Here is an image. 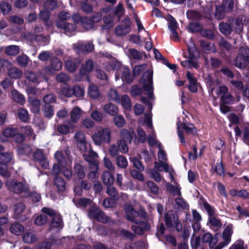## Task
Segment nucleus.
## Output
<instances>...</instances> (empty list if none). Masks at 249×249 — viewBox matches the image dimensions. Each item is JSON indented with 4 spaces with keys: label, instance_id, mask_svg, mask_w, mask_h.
<instances>
[{
    "label": "nucleus",
    "instance_id": "nucleus-1",
    "mask_svg": "<svg viewBox=\"0 0 249 249\" xmlns=\"http://www.w3.org/2000/svg\"><path fill=\"white\" fill-rule=\"evenodd\" d=\"M187 50L189 53L188 59L181 62V65L182 67L187 69L192 68L196 69L198 66V63L197 61L198 52L196 49L192 38L189 39V43H187Z\"/></svg>",
    "mask_w": 249,
    "mask_h": 249
},
{
    "label": "nucleus",
    "instance_id": "nucleus-2",
    "mask_svg": "<svg viewBox=\"0 0 249 249\" xmlns=\"http://www.w3.org/2000/svg\"><path fill=\"white\" fill-rule=\"evenodd\" d=\"M41 211L48 215L53 216L52 221L50 225L49 231L52 232H57L63 227L62 220L60 214L53 210L44 207Z\"/></svg>",
    "mask_w": 249,
    "mask_h": 249
},
{
    "label": "nucleus",
    "instance_id": "nucleus-3",
    "mask_svg": "<svg viewBox=\"0 0 249 249\" xmlns=\"http://www.w3.org/2000/svg\"><path fill=\"white\" fill-rule=\"evenodd\" d=\"M74 139L79 149L85 152L84 154L93 157H98L97 154L90 148V145L87 143L85 135L83 132L81 131L76 132L74 135Z\"/></svg>",
    "mask_w": 249,
    "mask_h": 249
},
{
    "label": "nucleus",
    "instance_id": "nucleus-4",
    "mask_svg": "<svg viewBox=\"0 0 249 249\" xmlns=\"http://www.w3.org/2000/svg\"><path fill=\"white\" fill-rule=\"evenodd\" d=\"M111 135V131L108 127H99L92 138L96 145H101L104 142H110Z\"/></svg>",
    "mask_w": 249,
    "mask_h": 249
},
{
    "label": "nucleus",
    "instance_id": "nucleus-5",
    "mask_svg": "<svg viewBox=\"0 0 249 249\" xmlns=\"http://www.w3.org/2000/svg\"><path fill=\"white\" fill-rule=\"evenodd\" d=\"M151 116L150 113L145 114L144 117H141L139 119V123L140 125H146L151 130L152 134L149 135L148 137V142L149 145L152 146L156 144L158 145L160 142H157L156 140V135L153 132V126L152 124Z\"/></svg>",
    "mask_w": 249,
    "mask_h": 249
},
{
    "label": "nucleus",
    "instance_id": "nucleus-6",
    "mask_svg": "<svg viewBox=\"0 0 249 249\" xmlns=\"http://www.w3.org/2000/svg\"><path fill=\"white\" fill-rule=\"evenodd\" d=\"M249 62V48L241 47L239 50V53L235 59V66L239 69H244Z\"/></svg>",
    "mask_w": 249,
    "mask_h": 249
},
{
    "label": "nucleus",
    "instance_id": "nucleus-7",
    "mask_svg": "<svg viewBox=\"0 0 249 249\" xmlns=\"http://www.w3.org/2000/svg\"><path fill=\"white\" fill-rule=\"evenodd\" d=\"M5 185L9 191L17 194L27 192L28 186L27 184L20 182L15 179L8 180L5 182Z\"/></svg>",
    "mask_w": 249,
    "mask_h": 249
},
{
    "label": "nucleus",
    "instance_id": "nucleus-8",
    "mask_svg": "<svg viewBox=\"0 0 249 249\" xmlns=\"http://www.w3.org/2000/svg\"><path fill=\"white\" fill-rule=\"evenodd\" d=\"M228 89L226 86H221L218 88H213L212 94L215 93L220 97L221 103L223 104H231L233 101L232 96L228 93Z\"/></svg>",
    "mask_w": 249,
    "mask_h": 249
},
{
    "label": "nucleus",
    "instance_id": "nucleus-9",
    "mask_svg": "<svg viewBox=\"0 0 249 249\" xmlns=\"http://www.w3.org/2000/svg\"><path fill=\"white\" fill-rule=\"evenodd\" d=\"M11 154L8 152L0 153V175L4 178H9L10 172L6 169L5 165L12 160Z\"/></svg>",
    "mask_w": 249,
    "mask_h": 249
},
{
    "label": "nucleus",
    "instance_id": "nucleus-10",
    "mask_svg": "<svg viewBox=\"0 0 249 249\" xmlns=\"http://www.w3.org/2000/svg\"><path fill=\"white\" fill-rule=\"evenodd\" d=\"M143 82V87L147 91V95L152 100H154L155 97L153 93L152 86V73L150 71H146L142 76Z\"/></svg>",
    "mask_w": 249,
    "mask_h": 249
},
{
    "label": "nucleus",
    "instance_id": "nucleus-11",
    "mask_svg": "<svg viewBox=\"0 0 249 249\" xmlns=\"http://www.w3.org/2000/svg\"><path fill=\"white\" fill-rule=\"evenodd\" d=\"M177 128L178 130V136L180 139V142L182 143L185 144V140L183 136L182 133L181 132V129H184L186 132L188 134H194L196 133V130L194 126V125L191 123L185 124L182 123L180 120L178 121Z\"/></svg>",
    "mask_w": 249,
    "mask_h": 249
},
{
    "label": "nucleus",
    "instance_id": "nucleus-12",
    "mask_svg": "<svg viewBox=\"0 0 249 249\" xmlns=\"http://www.w3.org/2000/svg\"><path fill=\"white\" fill-rule=\"evenodd\" d=\"M178 215L172 210L169 211L165 214V222L166 226L171 228L174 225L176 226V230L180 231L182 229V226L178 221Z\"/></svg>",
    "mask_w": 249,
    "mask_h": 249
},
{
    "label": "nucleus",
    "instance_id": "nucleus-13",
    "mask_svg": "<svg viewBox=\"0 0 249 249\" xmlns=\"http://www.w3.org/2000/svg\"><path fill=\"white\" fill-rule=\"evenodd\" d=\"M83 157L86 160H87L90 165V168L93 171H91L88 177L89 179L92 180H95L98 177L99 174L98 172V161L93 159L95 157L89 156L88 155L83 154Z\"/></svg>",
    "mask_w": 249,
    "mask_h": 249
},
{
    "label": "nucleus",
    "instance_id": "nucleus-14",
    "mask_svg": "<svg viewBox=\"0 0 249 249\" xmlns=\"http://www.w3.org/2000/svg\"><path fill=\"white\" fill-rule=\"evenodd\" d=\"M122 79V82L125 81L127 83H131L133 80V76L131 75L130 70L125 67H122L117 73H115V80L117 81Z\"/></svg>",
    "mask_w": 249,
    "mask_h": 249
},
{
    "label": "nucleus",
    "instance_id": "nucleus-15",
    "mask_svg": "<svg viewBox=\"0 0 249 249\" xmlns=\"http://www.w3.org/2000/svg\"><path fill=\"white\" fill-rule=\"evenodd\" d=\"M203 206L209 213V221L211 225L217 229L221 228L222 226L221 223L218 219L213 216V215L214 213V209L206 202H204L203 203Z\"/></svg>",
    "mask_w": 249,
    "mask_h": 249
},
{
    "label": "nucleus",
    "instance_id": "nucleus-16",
    "mask_svg": "<svg viewBox=\"0 0 249 249\" xmlns=\"http://www.w3.org/2000/svg\"><path fill=\"white\" fill-rule=\"evenodd\" d=\"M62 67V63L57 57L52 58L51 60V66L45 67L43 71L47 74H53L55 71H60Z\"/></svg>",
    "mask_w": 249,
    "mask_h": 249
},
{
    "label": "nucleus",
    "instance_id": "nucleus-17",
    "mask_svg": "<svg viewBox=\"0 0 249 249\" xmlns=\"http://www.w3.org/2000/svg\"><path fill=\"white\" fill-rule=\"evenodd\" d=\"M127 219L131 222L138 223L139 222V213L134 210L131 205L126 204L124 206Z\"/></svg>",
    "mask_w": 249,
    "mask_h": 249
},
{
    "label": "nucleus",
    "instance_id": "nucleus-18",
    "mask_svg": "<svg viewBox=\"0 0 249 249\" xmlns=\"http://www.w3.org/2000/svg\"><path fill=\"white\" fill-rule=\"evenodd\" d=\"M233 232V226L229 224L226 226L222 233L223 241L224 246H227L231 241V236Z\"/></svg>",
    "mask_w": 249,
    "mask_h": 249
},
{
    "label": "nucleus",
    "instance_id": "nucleus-19",
    "mask_svg": "<svg viewBox=\"0 0 249 249\" xmlns=\"http://www.w3.org/2000/svg\"><path fill=\"white\" fill-rule=\"evenodd\" d=\"M25 75L26 79L35 84H38L41 79H46L45 75L43 74L41 72H38L37 74L32 72H27Z\"/></svg>",
    "mask_w": 249,
    "mask_h": 249
},
{
    "label": "nucleus",
    "instance_id": "nucleus-20",
    "mask_svg": "<svg viewBox=\"0 0 249 249\" xmlns=\"http://www.w3.org/2000/svg\"><path fill=\"white\" fill-rule=\"evenodd\" d=\"M56 25L58 28L63 29L67 35H71L75 32L76 28L75 24L62 21H56Z\"/></svg>",
    "mask_w": 249,
    "mask_h": 249
},
{
    "label": "nucleus",
    "instance_id": "nucleus-21",
    "mask_svg": "<svg viewBox=\"0 0 249 249\" xmlns=\"http://www.w3.org/2000/svg\"><path fill=\"white\" fill-rule=\"evenodd\" d=\"M123 66L121 63L115 59H113L111 62L104 64V68L107 71L111 70L116 71L117 73L120 70Z\"/></svg>",
    "mask_w": 249,
    "mask_h": 249
},
{
    "label": "nucleus",
    "instance_id": "nucleus-22",
    "mask_svg": "<svg viewBox=\"0 0 249 249\" xmlns=\"http://www.w3.org/2000/svg\"><path fill=\"white\" fill-rule=\"evenodd\" d=\"M25 210V205L22 202H19L14 206V216L16 219H19L21 221L25 220L26 218H21V214Z\"/></svg>",
    "mask_w": 249,
    "mask_h": 249
},
{
    "label": "nucleus",
    "instance_id": "nucleus-23",
    "mask_svg": "<svg viewBox=\"0 0 249 249\" xmlns=\"http://www.w3.org/2000/svg\"><path fill=\"white\" fill-rule=\"evenodd\" d=\"M120 134L123 140L129 142H130L132 139L136 136L134 130L132 129H130L129 130L126 129H123L120 130Z\"/></svg>",
    "mask_w": 249,
    "mask_h": 249
},
{
    "label": "nucleus",
    "instance_id": "nucleus-24",
    "mask_svg": "<svg viewBox=\"0 0 249 249\" xmlns=\"http://www.w3.org/2000/svg\"><path fill=\"white\" fill-rule=\"evenodd\" d=\"M74 46L79 53L80 52L83 53H89L93 49V45L91 43H88L86 44L78 43L75 44Z\"/></svg>",
    "mask_w": 249,
    "mask_h": 249
},
{
    "label": "nucleus",
    "instance_id": "nucleus-25",
    "mask_svg": "<svg viewBox=\"0 0 249 249\" xmlns=\"http://www.w3.org/2000/svg\"><path fill=\"white\" fill-rule=\"evenodd\" d=\"M81 60L79 58H75L73 60L69 59L65 62V67L70 72L74 71L79 66Z\"/></svg>",
    "mask_w": 249,
    "mask_h": 249
},
{
    "label": "nucleus",
    "instance_id": "nucleus-26",
    "mask_svg": "<svg viewBox=\"0 0 249 249\" xmlns=\"http://www.w3.org/2000/svg\"><path fill=\"white\" fill-rule=\"evenodd\" d=\"M187 77L189 81L188 87L189 90L192 92H196L197 91V85L196 78L190 71H187Z\"/></svg>",
    "mask_w": 249,
    "mask_h": 249
},
{
    "label": "nucleus",
    "instance_id": "nucleus-27",
    "mask_svg": "<svg viewBox=\"0 0 249 249\" xmlns=\"http://www.w3.org/2000/svg\"><path fill=\"white\" fill-rule=\"evenodd\" d=\"M218 237L217 234L212 237L211 233L209 232L205 233L202 237V241L203 242H209V246L213 248L218 242Z\"/></svg>",
    "mask_w": 249,
    "mask_h": 249
},
{
    "label": "nucleus",
    "instance_id": "nucleus-28",
    "mask_svg": "<svg viewBox=\"0 0 249 249\" xmlns=\"http://www.w3.org/2000/svg\"><path fill=\"white\" fill-rule=\"evenodd\" d=\"M246 18L245 16H242L235 19L232 26L234 27L236 32H240L243 29V25L247 23L248 21H246Z\"/></svg>",
    "mask_w": 249,
    "mask_h": 249
},
{
    "label": "nucleus",
    "instance_id": "nucleus-29",
    "mask_svg": "<svg viewBox=\"0 0 249 249\" xmlns=\"http://www.w3.org/2000/svg\"><path fill=\"white\" fill-rule=\"evenodd\" d=\"M103 110L105 112L111 116L116 115L119 111L118 107L111 103L106 104L104 106Z\"/></svg>",
    "mask_w": 249,
    "mask_h": 249
},
{
    "label": "nucleus",
    "instance_id": "nucleus-30",
    "mask_svg": "<svg viewBox=\"0 0 249 249\" xmlns=\"http://www.w3.org/2000/svg\"><path fill=\"white\" fill-rule=\"evenodd\" d=\"M82 110L80 107H75L70 112L71 121L72 123H76L81 117Z\"/></svg>",
    "mask_w": 249,
    "mask_h": 249
},
{
    "label": "nucleus",
    "instance_id": "nucleus-31",
    "mask_svg": "<svg viewBox=\"0 0 249 249\" xmlns=\"http://www.w3.org/2000/svg\"><path fill=\"white\" fill-rule=\"evenodd\" d=\"M166 187L167 191L173 196H181V187L178 184H177L176 186H174L168 182H166Z\"/></svg>",
    "mask_w": 249,
    "mask_h": 249
},
{
    "label": "nucleus",
    "instance_id": "nucleus-32",
    "mask_svg": "<svg viewBox=\"0 0 249 249\" xmlns=\"http://www.w3.org/2000/svg\"><path fill=\"white\" fill-rule=\"evenodd\" d=\"M29 102L31 106V111L35 113H38L40 110V100L34 98H29Z\"/></svg>",
    "mask_w": 249,
    "mask_h": 249
},
{
    "label": "nucleus",
    "instance_id": "nucleus-33",
    "mask_svg": "<svg viewBox=\"0 0 249 249\" xmlns=\"http://www.w3.org/2000/svg\"><path fill=\"white\" fill-rule=\"evenodd\" d=\"M114 177L110 172L105 171L103 172L102 180L105 185H112L114 182Z\"/></svg>",
    "mask_w": 249,
    "mask_h": 249
},
{
    "label": "nucleus",
    "instance_id": "nucleus-34",
    "mask_svg": "<svg viewBox=\"0 0 249 249\" xmlns=\"http://www.w3.org/2000/svg\"><path fill=\"white\" fill-rule=\"evenodd\" d=\"M11 95L13 100L18 103L23 105L25 101V98L22 94L18 90L14 89L11 91Z\"/></svg>",
    "mask_w": 249,
    "mask_h": 249
},
{
    "label": "nucleus",
    "instance_id": "nucleus-35",
    "mask_svg": "<svg viewBox=\"0 0 249 249\" xmlns=\"http://www.w3.org/2000/svg\"><path fill=\"white\" fill-rule=\"evenodd\" d=\"M8 74L11 78L17 79L21 77L22 72L18 68L11 67L8 71Z\"/></svg>",
    "mask_w": 249,
    "mask_h": 249
},
{
    "label": "nucleus",
    "instance_id": "nucleus-36",
    "mask_svg": "<svg viewBox=\"0 0 249 249\" xmlns=\"http://www.w3.org/2000/svg\"><path fill=\"white\" fill-rule=\"evenodd\" d=\"M11 232L17 235H20L24 231V227L18 223H13L10 227Z\"/></svg>",
    "mask_w": 249,
    "mask_h": 249
},
{
    "label": "nucleus",
    "instance_id": "nucleus-37",
    "mask_svg": "<svg viewBox=\"0 0 249 249\" xmlns=\"http://www.w3.org/2000/svg\"><path fill=\"white\" fill-rule=\"evenodd\" d=\"M131 31L129 25H120L116 28L115 33L118 36L125 35Z\"/></svg>",
    "mask_w": 249,
    "mask_h": 249
},
{
    "label": "nucleus",
    "instance_id": "nucleus-38",
    "mask_svg": "<svg viewBox=\"0 0 249 249\" xmlns=\"http://www.w3.org/2000/svg\"><path fill=\"white\" fill-rule=\"evenodd\" d=\"M93 62L91 60H88L84 65L82 66L80 73L82 75H85L86 72L91 71L93 69Z\"/></svg>",
    "mask_w": 249,
    "mask_h": 249
},
{
    "label": "nucleus",
    "instance_id": "nucleus-39",
    "mask_svg": "<svg viewBox=\"0 0 249 249\" xmlns=\"http://www.w3.org/2000/svg\"><path fill=\"white\" fill-rule=\"evenodd\" d=\"M5 53L8 55H16L19 53V48L17 45H10L5 48Z\"/></svg>",
    "mask_w": 249,
    "mask_h": 249
},
{
    "label": "nucleus",
    "instance_id": "nucleus-40",
    "mask_svg": "<svg viewBox=\"0 0 249 249\" xmlns=\"http://www.w3.org/2000/svg\"><path fill=\"white\" fill-rule=\"evenodd\" d=\"M155 168L158 171H169V168L171 167L169 164L165 161H155L154 163Z\"/></svg>",
    "mask_w": 249,
    "mask_h": 249
},
{
    "label": "nucleus",
    "instance_id": "nucleus-41",
    "mask_svg": "<svg viewBox=\"0 0 249 249\" xmlns=\"http://www.w3.org/2000/svg\"><path fill=\"white\" fill-rule=\"evenodd\" d=\"M54 184L60 191H63L66 189V183L64 180L60 177H56L54 179Z\"/></svg>",
    "mask_w": 249,
    "mask_h": 249
},
{
    "label": "nucleus",
    "instance_id": "nucleus-42",
    "mask_svg": "<svg viewBox=\"0 0 249 249\" xmlns=\"http://www.w3.org/2000/svg\"><path fill=\"white\" fill-rule=\"evenodd\" d=\"M122 106L125 109H129L131 107V103L130 99L127 95H123L121 99H120V102Z\"/></svg>",
    "mask_w": 249,
    "mask_h": 249
},
{
    "label": "nucleus",
    "instance_id": "nucleus-43",
    "mask_svg": "<svg viewBox=\"0 0 249 249\" xmlns=\"http://www.w3.org/2000/svg\"><path fill=\"white\" fill-rule=\"evenodd\" d=\"M140 226L135 225L132 226V229L135 233L142 234L144 230H148L149 228V226L144 223H141Z\"/></svg>",
    "mask_w": 249,
    "mask_h": 249
},
{
    "label": "nucleus",
    "instance_id": "nucleus-44",
    "mask_svg": "<svg viewBox=\"0 0 249 249\" xmlns=\"http://www.w3.org/2000/svg\"><path fill=\"white\" fill-rule=\"evenodd\" d=\"M88 94L92 98L96 99L98 98L99 96L98 87L92 84H90L89 87Z\"/></svg>",
    "mask_w": 249,
    "mask_h": 249
},
{
    "label": "nucleus",
    "instance_id": "nucleus-45",
    "mask_svg": "<svg viewBox=\"0 0 249 249\" xmlns=\"http://www.w3.org/2000/svg\"><path fill=\"white\" fill-rule=\"evenodd\" d=\"M18 115L19 119L22 122H26L29 119V116L28 111L23 108H19L18 110Z\"/></svg>",
    "mask_w": 249,
    "mask_h": 249
},
{
    "label": "nucleus",
    "instance_id": "nucleus-46",
    "mask_svg": "<svg viewBox=\"0 0 249 249\" xmlns=\"http://www.w3.org/2000/svg\"><path fill=\"white\" fill-rule=\"evenodd\" d=\"M107 96L111 100L116 103L120 102L119 94L115 89L111 88L107 92Z\"/></svg>",
    "mask_w": 249,
    "mask_h": 249
},
{
    "label": "nucleus",
    "instance_id": "nucleus-47",
    "mask_svg": "<svg viewBox=\"0 0 249 249\" xmlns=\"http://www.w3.org/2000/svg\"><path fill=\"white\" fill-rule=\"evenodd\" d=\"M82 25L86 30H89L93 29L94 24L91 19L87 17H84L82 19Z\"/></svg>",
    "mask_w": 249,
    "mask_h": 249
},
{
    "label": "nucleus",
    "instance_id": "nucleus-48",
    "mask_svg": "<svg viewBox=\"0 0 249 249\" xmlns=\"http://www.w3.org/2000/svg\"><path fill=\"white\" fill-rule=\"evenodd\" d=\"M220 31L225 35H230L232 31L231 27L228 23H221L219 25Z\"/></svg>",
    "mask_w": 249,
    "mask_h": 249
},
{
    "label": "nucleus",
    "instance_id": "nucleus-49",
    "mask_svg": "<svg viewBox=\"0 0 249 249\" xmlns=\"http://www.w3.org/2000/svg\"><path fill=\"white\" fill-rule=\"evenodd\" d=\"M116 162L118 166L121 168H125L128 165L126 159L123 156L120 155L116 157Z\"/></svg>",
    "mask_w": 249,
    "mask_h": 249
},
{
    "label": "nucleus",
    "instance_id": "nucleus-50",
    "mask_svg": "<svg viewBox=\"0 0 249 249\" xmlns=\"http://www.w3.org/2000/svg\"><path fill=\"white\" fill-rule=\"evenodd\" d=\"M23 240L27 243H32L36 241V237L35 235L31 232H25L22 237Z\"/></svg>",
    "mask_w": 249,
    "mask_h": 249
},
{
    "label": "nucleus",
    "instance_id": "nucleus-51",
    "mask_svg": "<svg viewBox=\"0 0 249 249\" xmlns=\"http://www.w3.org/2000/svg\"><path fill=\"white\" fill-rule=\"evenodd\" d=\"M159 151L158 152V157L159 161H167V156L165 152L163 150L162 146L161 143H159L158 145Z\"/></svg>",
    "mask_w": 249,
    "mask_h": 249
},
{
    "label": "nucleus",
    "instance_id": "nucleus-52",
    "mask_svg": "<svg viewBox=\"0 0 249 249\" xmlns=\"http://www.w3.org/2000/svg\"><path fill=\"white\" fill-rule=\"evenodd\" d=\"M17 129L12 127H7L3 131V135L7 138H14L17 133Z\"/></svg>",
    "mask_w": 249,
    "mask_h": 249
},
{
    "label": "nucleus",
    "instance_id": "nucleus-53",
    "mask_svg": "<svg viewBox=\"0 0 249 249\" xmlns=\"http://www.w3.org/2000/svg\"><path fill=\"white\" fill-rule=\"evenodd\" d=\"M216 12L214 15V17L217 19H221L225 16V9L222 5L216 6Z\"/></svg>",
    "mask_w": 249,
    "mask_h": 249
},
{
    "label": "nucleus",
    "instance_id": "nucleus-54",
    "mask_svg": "<svg viewBox=\"0 0 249 249\" xmlns=\"http://www.w3.org/2000/svg\"><path fill=\"white\" fill-rule=\"evenodd\" d=\"M54 158L58 163L62 166H65L66 160L63 153L60 151H57L54 154Z\"/></svg>",
    "mask_w": 249,
    "mask_h": 249
},
{
    "label": "nucleus",
    "instance_id": "nucleus-55",
    "mask_svg": "<svg viewBox=\"0 0 249 249\" xmlns=\"http://www.w3.org/2000/svg\"><path fill=\"white\" fill-rule=\"evenodd\" d=\"M247 246L244 244L243 240L239 239L233 243L229 249H246Z\"/></svg>",
    "mask_w": 249,
    "mask_h": 249
},
{
    "label": "nucleus",
    "instance_id": "nucleus-56",
    "mask_svg": "<svg viewBox=\"0 0 249 249\" xmlns=\"http://www.w3.org/2000/svg\"><path fill=\"white\" fill-rule=\"evenodd\" d=\"M43 111L45 116L49 118L52 117L54 112L53 107L50 105H45Z\"/></svg>",
    "mask_w": 249,
    "mask_h": 249
},
{
    "label": "nucleus",
    "instance_id": "nucleus-57",
    "mask_svg": "<svg viewBox=\"0 0 249 249\" xmlns=\"http://www.w3.org/2000/svg\"><path fill=\"white\" fill-rule=\"evenodd\" d=\"M31 147L27 145H21L18 147V152L20 155H28L31 153Z\"/></svg>",
    "mask_w": 249,
    "mask_h": 249
},
{
    "label": "nucleus",
    "instance_id": "nucleus-58",
    "mask_svg": "<svg viewBox=\"0 0 249 249\" xmlns=\"http://www.w3.org/2000/svg\"><path fill=\"white\" fill-rule=\"evenodd\" d=\"M143 53L138 52L135 49H131L129 50V56L135 59H140L142 58Z\"/></svg>",
    "mask_w": 249,
    "mask_h": 249
},
{
    "label": "nucleus",
    "instance_id": "nucleus-59",
    "mask_svg": "<svg viewBox=\"0 0 249 249\" xmlns=\"http://www.w3.org/2000/svg\"><path fill=\"white\" fill-rule=\"evenodd\" d=\"M73 94L77 97H81L84 95L85 91L83 88L78 85H75L73 87Z\"/></svg>",
    "mask_w": 249,
    "mask_h": 249
},
{
    "label": "nucleus",
    "instance_id": "nucleus-60",
    "mask_svg": "<svg viewBox=\"0 0 249 249\" xmlns=\"http://www.w3.org/2000/svg\"><path fill=\"white\" fill-rule=\"evenodd\" d=\"M200 243V237L196 236L194 233L191 240V245L193 249H197Z\"/></svg>",
    "mask_w": 249,
    "mask_h": 249
},
{
    "label": "nucleus",
    "instance_id": "nucleus-61",
    "mask_svg": "<svg viewBox=\"0 0 249 249\" xmlns=\"http://www.w3.org/2000/svg\"><path fill=\"white\" fill-rule=\"evenodd\" d=\"M114 123L116 126L121 127L124 125L125 121L122 115H115V117L114 118Z\"/></svg>",
    "mask_w": 249,
    "mask_h": 249
},
{
    "label": "nucleus",
    "instance_id": "nucleus-62",
    "mask_svg": "<svg viewBox=\"0 0 249 249\" xmlns=\"http://www.w3.org/2000/svg\"><path fill=\"white\" fill-rule=\"evenodd\" d=\"M57 3L53 0H47L44 3V6L46 10H52L57 7Z\"/></svg>",
    "mask_w": 249,
    "mask_h": 249
},
{
    "label": "nucleus",
    "instance_id": "nucleus-63",
    "mask_svg": "<svg viewBox=\"0 0 249 249\" xmlns=\"http://www.w3.org/2000/svg\"><path fill=\"white\" fill-rule=\"evenodd\" d=\"M75 173L80 178H83L85 176V173L83 167L79 164H76L74 166Z\"/></svg>",
    "mask_w": 249,
    "mask_h": 249
},
{
    "label": "nucleus",
    "instance_id": "nucleus-64",
    "mask_svg": "<svg viewBox=\"0 0 249 249\" xmlns=\"http://www.w3.org/2000/svg\"><path fill=\"white\" fill-rule=\"evenodd\" d=\"M47 221V217L44 214H40L37 216L35 219L34 223L38 226L45 224Z\"/></svg>",
    "mask_w": 249,
    "mask_h": 249
}]
</instances>
